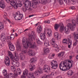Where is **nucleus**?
I'll return each instance as SVG.
<instances>
[{
  "mask_svg": "<svg viewBox=\"0 0 78 78\" xmlns=\"http://www.w3.org/2000/svg\"><path fill=\"white\" fill-rule=\"evenodd\" d=\"M29 37L30 39L28 40V41L27 40V39H25V37H23L22 40V44L23 45V47L25 49L23 50L21 53H20V59L22 60H23L25 59V57L24 54L26 53L27 52V49L29 47V45L30 48H37V46L36 45V44L35 42L34 43H30L33 41V40H34L35 37H36V33L33 31H32L31 32V34L29 35Z\"/></svg>",
  "mask_w": 78,
  "mask_h": 78,
  "instance_id": "obj_1",
  "label": "nucleus"
},
{
  "mask_svg": "<svg viewBox=\"0 0 78 78\" xmlns=\"http://www.w3.org/2000/svg\"><path fill=\"white\" fill-rule=\"evenodd\" d=\"M73 63V62H71V61H68V65L67 62L65 61H64L63 63V65L62 63L61 62L59 64V68L62 71H66V70H69L72 67Z\"/></svg>",
  "mask_w": 78,
  "mask_h": 78,
  "instance_id": "obj_2",
  "label": "nucleus"
},
{
  "mask_svg": "<svg viewBox=\"0 0 78 78\" xmlns=\"http://www.w3.org/2000/svg\"><path fill=\"white\" fill-rule=\"evenodd\" d=\"M72 24L71 23H68L67 25V27L68 28H66V27H65V30L64 31L66 34H69L70 32V30H69V29L71 30V31H73L75 30V28L76 27V21L75 20H73L72 21Z\"/></svg>",
  "mask_w": 78,
  "mask_h": 78,
  "instance_id": "obj_3",
  "label": "nucleus"
},
{
  "mask_svg": "<svg viewBox=\"0 0 78 78\" xmlns=\"http://www.w3.org/2000/svg\"><path fill=\"white\" fill-rule=\"evenodd\" d=\"M68 41L66 39H63L62 41V43L63 44H64L65 45L68 44V48H70L71 46L72 45V41L69 38H68Z\"/></svg>",
  "mask_w": 78,
  "mask_h": 78,
  "instance_id": "obj_4",
  "label": "nucleus"
},
{
  "mask_svg": "<svg viewBox=\"0 0 78 78\" xmlns=\"http://www.w3.org/2000/svg\"><path fill=\"white\" fill-rule=\"evenodd\" d=\"M14 18L16 20H20L23 18V14H20V12L18 11L16 13Z\"/></svg>",
  "mask_w": 78,
  "mask_h": 78,
  "instance_id": "obj_5",
  "label": "nucleus"
},
{
  "mask_svg": "<svg viewBox=\"0 0 78 78\" xmlns=\"http://www.w3.org/2000/svg\"><path fill=\"white\" fill-rule=\"evenodd\" d=\"M40 24H41L40 22H38L37 24H35V27H37V26L39 25L37 28V33H38V34H40L42 31V25H40Z\"/></svg>",
  "mask_w": 78,
  "mask_h": 78,
  "instance_id": "obj_6",
  "label": "nucleus"
},
{
  "mask_svg": "<svg viewBox=\"0 0 78 78\" xmlns=\"http://www.w3.org/2000/svg\"><path fill=\"white\" fill-rule=\"evenodd\" d=\"M51 69H56L58 67V62L57 61H56L53 60L51 62Z\"/></svg>",
  "mask_w": 78,
  "mask_h": 78,
  "instance_id": "obj_7",
  "label": "nucleus"
},
{
  "mask_svg": "<svg viewBox=\"0 0 78 78\" xmlns=\"http://www.w3.org/2000/svg\"><path fill=\"white\" fill-rule=\"evenodd\" d=\"M51 44L55 48V51H58V50L59 49V48L58 47V45L56 44V41H55V39L52 38L51 40Z\"/></svg>",
  "mask_w": 78,
  "mask_h": 78,
  "instance_id": "obj_8",
  "label": "nucleus"
},
{
  "mask_svg": "<svg viewBox=\"0 0 78 78\" xmlns=\"http://www.w3.org/2000/svg\"><path fill=\"white\" fill-rule=\"evenodd\" d=\"M29 2L28 0H26L24 3V6L27 10H28L29 11H31L33 9L31 8V6L28 5V2Z\"/></svg>",
  "mask_w": 78,
  "mask_h": 78,
  "instance_id": "obj_9",
  "label": "nucleus"
},
{
  "mask_svg": "<svg viewBox=\"0 0 78 78\" xmlns=\"http://www.w3.org/2000/svg\"><path fill=\"white\" fill-rule=\"evenodd\" d=\"M1 40L2 42H3V44H5L6 43V38L5 37V33H2L1 35Z\"/></svg>",
  "mask_w": 78,
  "mask_h": 78,
  "instance_id": "obj_10",
  "label": "nucleus"
},
{
  "mask_svg": "<svg viewBox=\"0 0 78 78\" xmlns=\"http://www.w3.org/2000/svg\"><path fill=\"white\" fill-rule=\"evenodd\" d=\"M43 69L44 72H46L47 73H48V72H50V68L49 66L46 65L44 66L43 67Z\"/></svg>",
  "mask_w": 78,
  "mask_h": 78,
  "instance_id": "obj_11",
  "label": "nucleus"
},
{
  "mask_svg": "<svg viewBox=\"0 0 78 78\" xmlns=\"http://www.w3.org/2000/svg\"><path fill=\"white\" fill-rule=\"evenodd\" d=\"M37 4H38V3L31 2L29 1L28 2V5H30L31 7L32 6L33 8L34 9H36L37 8Z\"/></svg>",
  "mask_w": 78,
  "mask_h": 78,
  "instance_id": "obj_12",
  "label": "nucleus"
},
{
  "mask_svg": "<svg viewBox=\"0 0 78 78\" xmlns=\"http://www.w3.org/2000/svg\"><path fill=\"white\" fill-rule=\"evenodd\" d=\"M7 43L9 44V45H10L9 47V49L11 51H14L15 50V48L14 46V45L12 44L11 42L10 41H8V40H7Z\"/></svg>",
  "mask_w": 78,
  "mask_h": 78,
  "instance_id": "obj_13",
  "label": "nucleus"
},
{
  "mask_svg": "<svg viewBox=\"0 0 78 78\" xmlns=\"http://www.w3.org/2000/svg\"><path fill=\"white\" fill-rule=\"evenodd\" d=\"M5 64L6 66H9L10 64V60L8 56L6 57L5 60Z\"/></svg>",
  "mask_w": 78,
  "mask_h": 78,
  "instance_id": "obj_14",
  "label": "nucleus"
},
{
  "mask_svg": "<svg viewBox=\"0 0 78 78\" xmlns=\"http://www.w3.org/2000/svg\"><path fill=\"white\" fill-rule=\"evenodd\" d=\"M55 37V38L58 40V41H60L61 40V35H59V34L58 32H55L54 34Z\"/></svg>",
  "mask_w": 78,
  "mask_h": 78,
  "instance_id": "obj_15",
  "label": "nucleus"
},
{
  "mask_svg": "<svg viewBox=\"0 0 78 78\" xmlns=\"http://www.w3.org/2000/svg\"><path fill=\"white\" fill-rule=\"evenodd\" d=\"M15 38V35L14 34H11L10 37H7V42H8L7 40L8 41H10V40H13Z\"/></svg>",
  "mask_w": 78,
  "mask_h": 78,
  "instance_id": "obj_16",
  "label": "nucleus"
},
{
  "mask_svg": "<svg viewBox=\"0 0 78 78\" xmlns=\"http://www.w3.org/2000/svg\"><path fill=\"white\" fill-rule=\"evenodd\" d=\"M0 7L2 9H4L5 7V4L3 0H2L0 2Z\"/></svg>",
  "mask_w": 78,
  "mask_h": 78,
  "instance_id": "obj_17",
  "label": "nucleus"
},
{
  "mask_svg": "<svg viewBox=\"0 0 78 78\" xmlns=\"http://www.w3.org/2000/svg\"><path fill=\"white\" fill-rule=\"evenodd\" d=\"M9 76V77H12V78H18L17 74H16V73H14V74L12 73H10Z\"/></svg>",
  "mask_w": 78,
  "mask_h": 78,
  "instance_id": "obj_18",
  "label": "nucleus"
},
{
  "mask_svg": "<svg viewBox=\"0 0 78 78\" xmlns=\"http://www.w3.org/2000/svg\"><path fill=\"white\" fill-rule=\"evenodd\" d=\"M27 53L29 55L31 56H34L35 54L34 51L30 50L28 51Z\"/></svg>",
  "mask_w": 78,
  "mask_h": 78,
  "instance_id": "obj_19",
  "label": "nucleus"
},
{
  "mask_svg": "<svg viewBox=\"0 0 78 78\" xmlns=\"http://www.w3.org/2000/svg\"><path fill=\"white\" fill-rule=\"evenodd\" d=\"M40 39L42 40H44L46 39V36L45 33H41L40 34Z\"/></svg>",
  "mask_w": 78,
  "mask_h": 78,
  "instance_id": "obj_20",
  "label": "nucleus"
},
{
  "mask_svg": "<svg viewBox=\"0 0 78 78\" xmlns=\"http://www.w3.org/2000/svg\"><path fill=\"white\" fill-rule=\"evenodd\" d=\"M52 31L50 29H48V32L47 34V36L48 37H51V36Z\"/></svg>",
  "mask_w": 78,
  "mask_h": 78,
  "instance_id": "obj_21",
  "label": "nucleus"
},
{
  "mask_svg": "<svg viewBox=\"0 0 78 78\" xmlns=\"http://www.w3.org/2000/svg\"><path fill=\"white\" fill-rule=\"evenodd\" d=\"M16 49L17 50H20V43L19 41H17V44L16 45Z\"/></svg>",
  "mask_w": 78,
  "mask_h": 78,
  "instance_id": "obj_22",
  "label": "nucleus"
},
{
  "mask_svg": "<svg viewBox=\"0 0 78 78\" xmlns=\"http://www.w3.org/2000/svg\"><path fill=\"white\" fill-rule=\"evenodd\" d=\"M35 67L34 65L30 64L29 65V69L30 71H33L35 69Z\"/></svg>",
  "mask_w": 78,
  "mask_h": 78,
  "instance_id": "obj_23",
  "label": "nucleus"
},
{
  "mask_svg": "<svg viewBox=\"0 0 78 78\" xmlns=\"http://www.w3.org/2000/svg\"><path fill=\"white\" fill-rule=\"evenodd\" d=\"M51 0H41L42 3L46 5L47 3H50Z\"/></svg>",
  "mask_w": 78,
  "mask_h": 78,
  "instance_id": "obj_24",
  "label": "nucleus"
},
{
  "mask_svg": "<svg viewBox=\"0 0 78 78\" xmlns=\"http://www.w3.org/2000/svg\"><path fill=\"white\" fill-rule=\"evenodd\" d=\"M28 78H35L34 74L33 73H29L28 75L27 76Z\"/></svg>",
  "mask_w": 78,
  "mask_h": 78,
  "instance_id": "obj_25",
  "label": "nucleus"
},
{
  "mask_svg": "<svg viewBox=\"0 0 78 78\" xmlns=\"http://www.w3.org/2000/svg\"><path fill=\"white\" fill-rule=\"evenodd\" d=\"M16 1V3L14 5H13V6L14 7V8L15 9H17V8H18V7L17 6V5H20V3L19 4L18 2H19V0H15Z\"/></svg>",
  "mask_w": 78,
  "mask_h": 78,
  "instance_id": "obj_26",
  "label": "nucleus"
},
{
  "mask_svg": "<svg viewBox=\"0 0 78 78\" xmlns=\"http://www.w3.org/2000/svg\"><path fill=\"white\" fill-rule=\"evenodd\" d=\"M21 72L22 71H21V70H20V69L19 68H18L17 69V73H15V74L17 75L18 77L19 76H18V75H20V74H21Z\"/></svg>",
  "mask_w": 78,
  "mask_h": 78,
  "instance_id": "obj_27",
  "label": "nucleus"
},
{
  "mask_svg": "<svg viewBox=\"0 0 78 78\" xmlns=\"http://www.w3.org/2000/svg\"><path fill=\"white\" fill-rule=\"evenodd\" d=\"M73 74V72L72 70H69L68 72V76H70Z\"/></svg>",
  "mask_w": 78,
  "mask_h": 78,
  "instance_id": "obj_28",
  "label": "nucleus"
},
{
  "mask_svg": "<svg viewBox=\"0 0 78 78\" xmlns=\"http://www.w3.org/2000/svg\"><path fill=\"white\" fill-rule=\"evenodd\" d=\"M55 56V54L51 53L49 55L48 57V58H49V59H53V58H54Z\"/></svg>",
  "mask_w": 78,
  "mask_h": 78,
  "instance_id": "obj_29",
  "label": "nucleus"
},
{
  "mask_svg": "<svg viewBox=\"0 0 78 78\" xmlns=\"http://www.w3.org/2000/svg\"><path fill=\"white\" fill-rule=\"evenodd\" d=\"M15 54V60L16 61H19V57L16 56H17V53H16V52H14Z\"/></svg>",
  "mask_w": 78,
  "mask_h": 78,
  "instance_id": "obj_30",
  "label": "nucleus"
},
{
  "mask_svg": "<svg viewBox=\"0 0 78 78\" xmlns=\"http://www.w3.org/2000/svg\"><path fill=\"white\" fill-rule=\"evenodd\" d=\"M8 52L9 54V56L11 59H13V55H12V53H11V52L9 51H8Z\"/></svg>",
  "mask_w": 78,
  "mask_h": 78,
  "instance_id": "obj_31",
  "label": "nucleus"
},
{
  "mask_svg": "<svg viewBox=\"0 0 78 78\" xmlns=\"http://www.w3.org/2000/svg\"><path fill=\"white\" fill-rule=\"evenodd\" d=\"M64 55V52H61L60 53L58 54V56L59 58H61L62 56H63Z\"/></svg>",
  "mask_w": 78,
  "mask_h": 78,
  "instance_id": "obj_32",
  "label": "nucleus"
},
{
  "mask_svg": "<svg viewBox=\"0 0 78 78\" xmlns=\"http://www.w3.org/2000/svg\"><path fill=\"white\" fill-rule=\"evenodd\" d=\"M44 45L45 47H48V46H50V43H49L48 41L47 40L45 41Z\"/></svg>",
  "mask_w": 78,
  "mask_h": 78,
  "instance_id": "obj_33",
  "label": "nucleus"
},
{
  "mask_svg": "<svg viewBox=\"0 0 78 78\" xmlns=\"http://www.w3.org/2000/svg\"><path fill=\"white\" fill-rule=\"evenodd\" d=\"M65 30V27H64V26L62 25V26L60 29V31L61 32V33H62L63 31H64V30Z\"/></svg>",
  "mask_w": 78,
  "mask_h": 78,
  "instance_id": "obj_34",
  "label": "nucleus"
},
{
  "mask_svg": "<svg viewBox=\"0 0 78 78\" xmlns=\"http://www.w3.org/2000/svg\"><path fill=\"white\" fill-rule=\"evenodd\" d=\"M73 36L75 40H78V34H76L75 33H74Z\"/></svg>",
  "mask_w": 78,
  "mask_h": 78,
  "instance_id": "obj_35",
  "label": "nucleus"
},
{
  "mask_svg": "<svg viewBox=\"0 0 78 78\" xmlns=\"http://www.w3.org/2000/svg\"><path fill=\"white\" fill-rule=\"evenodd\" d=\"M59 27V24H55L54 26V29L56 31H58V29Z\"/></svg>",
  "mask_w": 78,
  "mask_h": 78,
  "instance_id": "obj_36",
  "label": "nucleus"
},
{
  "mask_svg": "<svg viewBox=\"0 0 78 78\" xmlns=\"http://www.w3.org/2000/svg\"><path fill=\"white\" fill-rule=\"evenodd\" d=\"M49 51L50 50L48 48H46L44 50V53L45 54H47V53H48Z\"/></svg>",
  "mask_w": 78,
  "mask_h": 78,
  "instance_id": "obj_37",
  "label": "nucleus"
},
{
  "mask_svg": "<svg viewBox=\"0 0 78 78\" xmlns=\"http://www.w3.org/2000/svg\"><path fill=\"white\" fill-rule=\"evenodd\" d=\"M4 27L3 23H0V30H3Z\"/></svg>",
  "mask_w": 78,
  "mask_h": 78,
  "instance_id": "obj_38",
  "label": "nucleus"
},
{
  "mask_svg": "<svg viewBox=\"0 0 78 78\" xmlns=\"http://www.w3.org/2000/svg\"><path fill=\"white\" fill-rule=\"evenodd\" d=\"M23 75H25V76H28V70L27 69H25L24 71H23Z\"/></svg>",
  "mask_w": 78,
  "mask_h": 78,
  "instance_id": "obj_39",
  "label": "nucleus"
},
{
  "mask_svg": "<svg viewBox=\"0 0 78 78\" xmlns=\"http://www.w3.org/2000/svg\"><path fill=\"white\" fill-rule=\"evenodd\" d=\"M15 2H14V1H10L9 2H10V4L11 5H12V6H13L16 3V1H17L15 0Z\"/></svg>",
  "mask_w": 78,
  "mask_h": 78,
  "instance_id": "obj_40",
  "label": "nucleus"
},
{
  "mask_svg": "<svg viewBox=\"0 0 78 78\" xmlns=\"http://www.w3.org/2000/svg\"><path fill=\"white\" fill-rule=\"evenodd\" d=\"M36 62V59L34 58H32L30 61V62H31L32 64H34V62Z\"/></svg>",
  "mask_w": 78,
  "mask_h": 78,
  "instance_id": "obj_41",
  "label": "nucleus"
},
{
  "mask_svg": "<svg viewBox=\"0 0 78 78\" xmlns=\"http://www.w3.org/2000/svg\"><path fill=\"white\" fill-rule=\"evenodd\" d=\"M2 73L3 74L4 76H7V71L5 69H4Z\"/></svg>",
  "mask_w": 78,
  "mask_h": 78,
  "instance_id": "obj_42",
  "label": "nucleus"
},
{
  "mask_svg": "<svg viewBox=\"0 0 78 78\" xmlns=\"http://www.w3.org/2000/svg\"><path fill=\"white\" fill-rule=\"evenodd\" d=\"M75 41H76L75 42L73 43V45L74 47H75L76 46V45H77L78 43V40H76Z\"/></svg>",
  "mask_w": 78,
  "mask_h": 78,
  "instance_id": "obj_43",
  "label": "nucleus"
},
{
  "mask_svg": "<svg viewBox=\"0 0 78 78\" xmlns=\"http://www.w3.org/2000/svg\"><path fill=\"white\" fill-rule=\"evenodd\" d=\"M42 71V69L41 68H39L38 69V72L39 73H41Z\"/></svg>",
  "mask_w": 78,
  "mask_h": 78,
  "instance_id": "obj_44",
  "label": "nucleus"
},
{
  "mask_svg": "<svg viewBox=\"0 0 78 78\" xmlns=\"http://www.w3.org/2000/svg\"><path fill=\"white\" fill-rule=\"evenodd\" d=\"M40 63L41 65H43L45 64V61L42 59H41L40 60Z\"/></svg>",
  "mask_w": 78,
  "mask_h": 78,
  "instance_id": "obj_45",
  "label": "nucleus"
},
{
  "mask_svg": "<svg viewBox=\"0 0 78 78\" xmlns=\"http://www.w3.org/2000/svg\"><path fill=\"white\" fill-rule=\"evenodd\" d=\"M58 2L59 3L60 5H62L63 4V1L62 0H57Z\"/></svg>",
  "mask_w": 78,
  "mask_h": 78,
  "instance_id": "obj_46",
  "label": "nucleus"
},
{
  "mask_svg": "<svg viewBox=\"0 0 78 78\" xmlns=\"http://www.w3.org/2000/svg\"><path fill=\"white\" fill-rule=\"evenodd\" d=\"M50 14L49 13H47L43 15V17H47Z\"/></svg>",
  "mask_w": 78,
  "mask_h": 78,
  "instance_id": "obj_47",
  "label": "nucleus"
},
{
  "mask_svg": "<svg viewBox=\"0 0 78 78\" xmlns=\"http://www.w3.org/2000/svg\"><path fill=\"white\" fill-rule=\"evenodd\" d=\"M32 1L33 3H39V0H32Z\"/></svg>",
  "mask_w": 78,
  "mask_h": 78,
  "instance_id": "obj_48",
  "label": "nucleus"
},
{
  "mask_svg": "<svg viewBox=\"0 0 78 78\" xmlns=\"http://www.w3.org/2000/svg\"><path fill=\"white\" fill-rule=\"evenodd\" d=\"M64 2H65V3L66 4H69V3H70V1H69V0H63Z\"/></svg>",
  "mask_w": 78,
  "mask_h": 78,
  "instance_id": "obj_49",
  "label": "nucleus"
},
{
  "mask_svg": "<svg viewBox=\"0 0 78 78\" xmlns=\"http://www.w3.org/2000/svg\"><path fill=\"white\" fill-rule=\"evenodd\" d=\"M48 76L47 75H44L43 77H42L41 78H47Z\"/></svg>",
  "mask_w": 78,
  "mask_h": 78,
  "instance_id": "obj_50",
  "label": "nucleus"
},
{
  "mask_svg": "<svg viewBox=\"0 0 78 78\" xmlns=\"http://www.w3.org/2000/svg\"><path fill=\"white\" fill-rule=\"evenodd\" d=\"M25 64H26V62L25 61H24L22 62L21 64L22 66H25Z\"/></svg>",
  "mask_w": 78,
  "mask_h": 78,
  "instance_id": "obj_51",
  "label": "nucleus"
},
{
  "mask_svg": "<svg viewBox=\"0 0 78 78\" xmlns=\"http://www.w3.org/2000/svg\"><path fill=\"white\" fill-rule=\"evenodd\" d=\"M17 62H12V65L15 67H16V63Z\"/></svg>",
  "mask_w": 78,
  "mask_h": 78,
  "instance_id": "obj_52",
  "label": "nucleus"
},
{
  "mask_svg": "<svg viewBox=\"0 0 78 78\" xmlns=\"http://www.w3.org/2000/svg\"><path fill=\"white\" fill-rule=\"evenodd\" d=\"M11 69H12V70H13V71H15L16 69H15V67H14V66H11Z\"/></svg>",
  "mask_w": 78,
  "mask_h": 78,
  "instance_id": "obj_53",
  "label": "nucleus"
},
{
  "mask_svg": "<svg viewBox=\"0 0 78 78\" xmlns=\"http://www.w3.org/2000/svg\"><path fill=\"white\" fill-rule=\"evenodd\" d=\"M20 65V64L19 63V62H16V67H19Z\"/></svg>",
  "mask_w": 78,
  "mask_h": 78,
  "instance_id": "obj_54",
  "label": "nucleus"
},
{
  "mask_svg": "<svg viewBox=\"0 0 78 78\" xmlns=\"http://www.w3.org/2000/svg\"><path fill=\"white\" fill-rule=\"evenodd\" d=\"M26 76H25V75H23V76H21V78H26Z\"/></svg>",
  "mask_w": 78,
  "mask_h": 78,
  "instance_id": "obj_55",
  "label": "nucleus"
},
{
  "mask_svg": "<svg viewBox=\"0 0 78 78\" xmlns=\"http://www.w3.org/2000/svg\"><path fill=\"white\" fill-rule=\"evenodd\" d=\"M9 9H12V6H10L8 7Z\"/></svg>",
  "mask_w": 78,
  "mask_h": 78,
  "instance_id": "obj_56",
  "label": "nucleus"
},
{
  "mask_svg": "<svg viewBox=\"0 0 78 78\" xmlns=\"http://www.w3.org/2000/svg\"><path fill=\"white\" fill-rule=\"evenodd\" d=\"M3 16L5 19H6V20L7 19H8V18H7V16L4 15Z\"/></svg>",
  "mask_w": 78,
  "mask_h": 78,
  "instance_id": "obj_57",
  "label": "nucleus"
},
{
  "mask_svg": "<svg viewBox=\"0 0 78 78\" xmlns=\"http://www.w3.org/2000/svg\"><path fill=\"white\" fill-rule=\"evenodd\" d=\"M40 40H39V39H37V44H39L40 43Z\"/></svg>",
  "mask_w": 78,
  "mask_h": 78,
  "instance_id": "obj_58",
  "label": "nucleus"
},
{
  "mask_svg": "<svg viewBox=\"0 0 78 78\" xmlns=\"http://www.w3.org/2000/svg\"><path fill=\"white\" fill-rule=\"evenodd\" d=\"M35 74L36 76H38V75H39V74H38V73H37V71H36L35 72Z\"/></svg>",
  "mask_w": 78,
  "mask_h": 78,
  "instance_id": "obj_59",
  "label": "nucleus"
},
{
  "mask_svg": "<svg viewBox=\"0 0 78 78\" xmlns=\"http://www.w3.org/2000/svg\"><path fill=\"white\" fill-rule=\"evenodd\" d=\"M45 23H50V21L49 20H48V21L46 22L45 21L44 22Z\"/></svg>",
  "mask_w": 78,
  "mask_h": 78,
  "instance_id": "obj_60",
  "label": "nucleus"
},
{
  "mask_svg": "<svg viewBox=\"0 0 78 78\" xmlns=\"http://www.w3.org/2000/svg\"><path fill=\"white\" fill-rule=\"evenodd\" d=\"M70 9H75V7L73 6V7H71L70 8Z\"/></svg>",
  "mask_w": 78,
  "mask_h": 78,
  "instance_id": "obj_61",
  "label": "nucleus"
},
{
  "mask_svg": "<svg viewBox=\"0 0 78 78\" xmlns=\"http://www.w3.org/2000/svg\"><path fill=\"white\" fill-rule=\"evenodd\" d=\"M6 20L7 21H8V22L9 23H11V21H10V20H9V19H7Z\"/></svg>",
  "mask_w": 78,
  "mask_h": 78,
  "instance_id": "obj_62",
  "label": "nucleus"
},
{
  "mask_svg": "<svg viewBox=\"0 0 78 78\" xmlns=\"http://www.w3.org/2000/svg\"><path fill=\"white\" fill-rule=\"evenodd\" d=\"M23 10L24 12H26L27 10L26 9H23Z\"/></svg>",
  "mask_w": 78,
  "mask_h": 78,
  "instance_id": "obj_63",
  "label": "nucleus"
},
{
  "mask_svg": "<svg viewBox=\"0 0 78 78\" xmlns=\"http://www.w3.org/2000/svg\"><path fill=\"white\" fill-rule=\"evenodd\" d=\"M4 78H9V75H7Z\"/></svg>",
  "mask_w": 78,
  "mask_h": 78,
  "instance_id": "obj_64",
  "label": "nucleus"
}]
</instances>
